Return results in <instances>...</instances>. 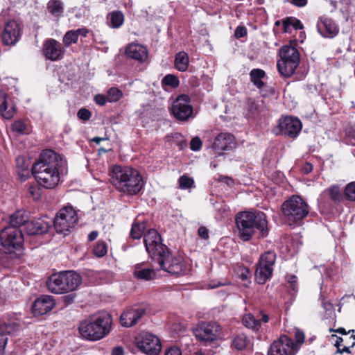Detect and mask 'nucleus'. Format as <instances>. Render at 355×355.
I'll list each match as a JSON object with an SVG mask.
<instances>
[{
	"instance_id": "obj_1",
	"label": "nucleus",
	"mask_w": 355,
	"mask_h": 355,
	"mask_svg": "<svg viewBox=\"0 0 355 355\" xmlns=\"http://www.w3.org/2000/svg\"><path fill=\"white\" fill-rule=\"evenodd\" d=\"M67 171L65 158L49 149L44 150L38 160L33 165L32 172L39 185L45 189L55 187L60 180V175Z\"/></svg>"
},
{
	"instance_id": "obj_2",
	"label": "nucleus",
	"mask_w": 355,
	"mask_h": 355,
	"mask_svg": "<svg viewBox=\"0 0 355 355\" xmlns=\"http://www.w3.org/2000/svg\"><path fill=\"white\" fill-rule=\"evenodd\" d=\"M146 252L150 255L153 266L158 269L155 264L164 271L173 275H181L184 270L182 257L173 256L168 248L163 245L159 233L150 229L144 236Z\"/></svg>"
},
{
	"instance_id": "obj_3",
	"label": "nucleus",
	"mask_w": 355,
	"mask_h": 355,
	"mask_svg": "<svg viewBox=\"0 0 355 355\" xmlns=\"http://www.w3.org/2000/svg\"><path fill=\"white\" fill-rule=\"evenodd\" d=\"M110 182L115 189L124 194L135 196L144 187L139 171L130 166L114 165L110 171Z\"/></svg>"
},
{
	"instance_id": "obj_4",
	"label": "nucleus",
	"mask_w": 355,
	"mask_h": 355,
	"mask_svg": "<svg viewBox=\"0 0 355 355\" xmlns=\"http://www.w3.org/2000/svg\"><path fill=\"white\" fill-rule=\"evenodd\" d=\"M236 224L239 238L248 241L258 233V237H266L268 234L266 214L260 211H241L236 216Z\"/></svg>"
},
{
	"instance_id": "obj_5",
	"label": "nucleus",
	"mask_w": 355,
	"mask_h": 355,
	"mask_svg": "<svg viewBox=\"0 0 355 355\" xmlns=\"http://www.w3.org/2000/svg\"><path fill=\"white\" fill-rule=\"evenodd\" d=\"M112 318L109 314L102 313L83 320L79 326L80 336L88 340L96 341L107 335L111 329Z\"/></svg>"
},
{
	"instance_id": "obj_6",
	"label": "nucleus",
	"mask_w": 355,
	"mask_h": 355,
	"mask_svg": "<svg viewBox=\"0 0 355 355\" xmlns=\"http://www.w3.org/2000/svg\"><path fill=\"white\" fill-rule=\"evenodd\" d=\"M80 275L74 271H62L51 275L46 282L48 290L54 294L75 291L81 284Z\"/></svg>"
},
{
	"instance_id": "obj_7",
	"label": "nucleus",
	"mask_w": 355,
	"mask_h": 355,
	"mask_svg": "<svg viewBox=\"0 0 355 355\" xmlns=\"http://www.w3.org/2000/svg\"><path fill=\"white\" fill-rule=\"evenodd\" d=\"M22 232L15 227H6L0 232L1 250L11 259L19 257L23 251Z\"/></svg>"
},
{
	"instance_id": "obj_8",
	"label": "nucleus",
	"mask_w": 355,
	"mask_h": 355,
	"mask_svg": "<svg viewBox=\"0 0 355 355\" xmlns=\"http://www.w3.org/2000/svg\"><path fill=\"white\" fill-rule=\"evenodd\" d=\"M282 213L288 221L297 223L309 213L308 204L299 196L293 195L282 205Z\"/></svg>"
},
{
	"instance_id": "obj_9",
	"label": "nucleus",
	"mask_w": 355,
	"mask_h": 355,
	"mask_svg": "<svg viewBox=\"0 0 355 355\" xmlns=\"http://www.w3.org/2000/svg\"><path fill=\"white\" fill-rule=\"evenodd\" d=\"M279 56L277 63L278 71L284 77H291L300 63L297 49L291 46H283L279 50Z\"/></svg>"
},
{
	"instance_id": "obj_10",
	"label": "nucleus",
	"mask_w": 355,
	"mask_h": 355,
	"mask_svg": "<svg viewBox=\"0 0 355 355\" xmlns=\"http://www.w3.org/2000/svg\"><path fill=\"white\" fill-rule=\"evenodd\" d=\"M78 220V214L73 207L66 206L57 213L53 225L58 233L66 234L75 227Z\"/></svg>"
},
{
	"instance_id": "obj_11",
	"label": "nucleus",
	"mask_w": 355,
	"mask_h": 355,
	"mask_svg": "<svg viewBox=\"0 0 355 355\" xmlns=\"http://www.w3.org/2000/svg\"><path fill=\"white\" fill-rule=\"evenodd\" d=\"M2 29L1 37L3 44L13 45L18 42L21 35L19 25L15 20H7L4 12L0 14V31Z\"/></svg>"
},
{
	"instance_id": "obj_12",
	"label": "nucleus",
	"mask_w": 355,
	"mask_h": 355,
	"mask_svg": "<svg viewBox=\"0 0 355 355\" xmlns=\"http://www.w3.org/2000/svg\"><path fill=\"white\" fill-rule=\"evenodd\" d=\"M275 259L276 254L272 251L266 252L260 257L255 271V279L259 284H265L271 277Z\"/></svg>"
},
{
	"instance_id": "obj_13",
	"label": "nucleus",
	"mask_w": 355,
	"mask_h": 355,
	"mask_svg": "<svg viewBox=\"0 0 355 355\" xmlns=\"http://www.w3.org/2000/svg\"><path fill=\"white\" fill-rule=\"evenodd\" d=\"M138 348L147 355H157L162 349L159 338L149 332H141L136 338Z\"/></svg>"
},
{
	"instance_id": "obj_14",
	"label": "nucleus",
	"mask_w": 355,
	"mask_h": 355,
	"mask_svg": "<svg viewBox=\"0 0 355 355\" xmlns=\"http://www.w3.org/2000/svg\"><path fill=\"white\" fill-rule=\"evenodd\" d=\"M171 111L173 116L180 121H187L193 118V110L190 104V97L187 94L179 96L173 101Z\"/></svg>"
},
{
	"instance_id": "obj_15",
	"label": "nucleus",
	"mask_w": 355,
	"mask_h": 355,
	"mask_svg": "<svg viewBox=\"0 0 355 355\" xmlns=\"http://www.w3.org/2000/svg\"><path fill=\"white\" fill-rule=\"evenodd\" d=\"M298 351L294 341L286 335H283L271 345L268 355H295Z\"/></svg>"
},
{
	"instance_id": "obj_16",
	"label": "nucleus",
	"mask_w": 355,
	"mask_h": 355,
	"mask_svg": "<svg viewBox=\"0 0 355 355\" xmlns=\"http://www.w3.org/2000/svg\"><path fill=\"white\" fill-rule=\"evenodd\" d=\"M146 311V306L143 304L130 306L121 315L120 322L123 327H131L139 323Z\"/></svg>"
},
{
	"instance_id": "obj_17",
	"label": "nucleus",
	"mask_w": 355,
	"mask_h": 355,
	"mask_svg": "<svg viewBox=\"0 0 355 355\" xmlns=\"http://www.w3.org/2000/svg\"><path fill=\"white\" fill-rule=\"evenodd\" d=\"M220 330V327L216 322H202L193 329V334L197 339L202 341L215 340Z\"/></svg>"
},
{
	"instance_id": "obj_18",
	"label": "nucleus",
	"mask_w": 355,
	"mask_h": 355,
	"mask_svg": "<svg viewBox=\"0 0 355 355\" xmlns=\"http://www.w3.org/2000/svg\"><path fill=\"white\" fill-rule=\"evenodd\" d=\"M278 129L280 134L291 138H295L302 129V123L295 117H282L279 120Z\"/></svg>"
},
{
	"instance_id": "obj_19",
	"label": "nucleus",
	"mask_w": 355,
	"mask_h": 355,
	"mask_svg": "<svg viewBox=\"0 0 355 355\" xmlns=\"http://www.w3.org/2000/svg\"><path fill=\"white\" fill-rule=\"evenodd\" d=\"M316 27L318 33L324 38H334L339 33V27L336 21L325 16L318 18Z\"/></svg>"
},
{
	"instance_id": "obj_20",
	"label": "nucleus",
	"mask_w": 355,
	"mask_h": 355,
	"mask_svg": "<svg viewBox=\"0 0 355 355\" xmlns=\"http://www.w3.org/2000/svg\"><path fill=\"white\" fill-rule=\"evenodd\" d=\"M43 53L46 59L56 61L62 58L64 50L61 43L49 39L44 43Z\"/></svg>"
},
{
	"instance_id": "obj_21",
	"label": "nucleus",
	"mask_w": 355,
	"mask_h": 355,
	"mask_svg": "<svg viewBox=\"0 0 355 355\" xmlns=\"http://www.w3.org/2000/svg\"><path fill=\"white\" fill-rule=\"evenodd\" d=\"M55 304V300L52 296L42 295L35 300L32 306V312L35 315H44L49 312Z\"/></svg>"
},
{
	"instance_id": "obj_22",
	"label": "nucleus",
	"mask_w": 355,
	"mask_h": 355,
	"mask_svg": "<svg viewBox=\"0 0 355 355\" xmlns=\"http://www.w3.org/2000/svg\"><path fill=\"white\" fill-rule=\"evenodd\" d=\"M237 143L233 135L220 132L214 139L213 148L216 150H231L236 148Z\"/></svg>"
},
{
	"instance_id": "obj_23",
	"label": "nucleus",
	"mask_w": 355,
	"mask_h": 355,
	"mask_svg": "<svg viewBox=\"0 0 355 355\" xmlns=\"http://www.w3.org/2000/svg\"><path fill=\"white\" fill-rule=\"evenodd\" d=\"M16 112V106L10 97L3 92H0V114L7 119L12 118Z\"/></svg>"
},
{
	"instance_id": "obj_24",
	"label": "nucleus",
	"mask_w": 355,
	"mask_h": 355,
	"mask_svg": "<svg viewBox=\"0 0 355 355\" xmlns=\"http://www.w3.org/2000/svg\"><path fill=\"white\" fill-rule=\"evenodd\" d=\"M125 54L139 62H144L148 58V51L146 48L139 44H130L125 49Z\"/></svg>"
},
{
	"instance_id": "obj_25",
	"label": "nucleus",
	"mask_w": 355,
	"mask_h": 355,
	"mask_svg": "<svg viewBox=\"0 0 355 355\" xmlns=\"http://www.w3.org/2000/svg\"><path fill=\"white\" fill-rule=\"evenodd\" d=\"M50 224L46 218H35L28 223L27 231L29 234H41L48 231Z\"/></svg>"
},
{
	"instance_id": "obj_26",
	"label": "nucleus",
	"mask_w": 355,
	"mask_h": 355,
	"mask_svg": "<svg viewBox=\"0 0 355 355\" xmlns=\"http://www.w3.org/2000/svg\"><path fill=\"white\" fill-rule=\"evenodd\" d=\"M28 212L24 209H19L8 216L7 222L10 225L9 227L19 228L28 223Z\"/></svg>"
},
{
	"instance_id": "obj_27",
	"label": "nucleus",
	"mask_w": 355,
	"mask_h": 355,
	"mask_svg": "<svg viewBox=\"0 0 355 355\" xmlns=\"http://www.w3.org/2000/svg\"><path fill=\"white\" fill-rule=\"evenodd\" d=\"M134 275L137 279L150 280L155 276V272L154 269L147 268L144 263H140L135 266Z\"/></svg>"
},
{
	"instance_id": "obj_28",
	"label": "nucleus",
	"mask_w": 355,
	"mask_h": 355,
	"mask_svg": "<svg viewBox=\"0 0 355 355\" xmlns=\"http://www.w3.org/2000/svg\"><path fill=\"white\" fill-rule=\"evenodd\" d=\"M47 11L53 17L60 18L64 12V4L60 0H50L46 5Z\"/></svg>"
},
{
	"instance_id": "obj_29",
	"label": "nucleus",
	"mask_w": 355,
	"mask_h": 355,
	"mask_svg": "<svg viewBox=\"0 0 355 355\" xmlns=\"http://www.w3.org/2000/svg\"><path fill=\"white\" fill-rule=\"evenodd\" d=\"M189 64L188 54L184 51H180L176 53L175 56L174 66L180 71H186Z\"/></svg>"
},
{
	"instance_id": "obj_30",
	"label": "nucleus",
	"mask_w": 355,
	"mask_h": 355,
	"mask_svg": "<svg viewBox=\"0 0 355 355\" xmlns=\"http://www.w3.org/2000/svg\"><path fill=\"white\" fill-rule=\"evenodd\" d=\"M107 19L110 27L119 28L123 24L124 15L121 11H113L107 15Z\"/></svg>"
},
{
	"instance_id": "obj_31",
	"label": "nucleus",
	"mask_w": 355,
	"mask_h": 355,
	"mask_svg": "<svg viewBox=\"0 0 355 355\" xmlns=\"http://www.w3.org/2000/svg\"><path fill=\"white\" fill-rule=\"evenodd\" d=\"M250 80L259 89L264 85L262 79L266 76V73L261 69H254L250 73Z\"/></svg>"
},
{
	"instance_id": "obj_32",
	"label": "nucleus",
	"mask_w": 355,
	"mask_h": 355,
	"mask_svg": "<svg viewBox=\"0 0 355 355\" xmlns=\"http://www.w3.org/2000/svg\"><path fill=\"white\" fill-rule=\"evenodd\" d=\"M12 130L19 135H27L31 131L28 121L17 120L12 124Z\"/></svg>"
},
{
	"instance_id": "obj_33",
	"label": "nucleus",
	"mask_w": 355,
	"mask_h": 355,
	"mask_svg": "<svg viewBox=\"0 0 355 355\" xmlns=\"http://www.w3.org/2000/svg\"><path fill=\"white\" fill-rule=\"evenodd\" d=\"M242 322L245 327L253 331H258L261 326L260 320L256 319L251 313L244 315L242 318Z\"/></svg>"
},
{
	"instance_id": "obj_34",
	"label": "nucleus",
	"mask_w": 355,
	"mask_h": 355,
	"mask_svg": "<svg viewBox=\"0 0 355 355\" xmlns=\"http://www.w3.org/2000/svg\"><path fill=\"white\" fill-rule=\"evenodd\" d=\"M146 227V223L144 221L134 223L130 230L131 237L134 239H139Z\"/></svg>"
},
{
	"instance_id": "obj_35",
	"label": "nucleus",
	"mask_w": 355,
	"mask_h": 355,
	"mask_svg": "<svg viewBox=\"0 0 355 355\" xmlns=\"http://www.w3.org/2000/svg\"><path fill=\"white\" fill-rule=\"evenodd\" d=\"M19 329V324L14 321L4 322L0 324V333L12 334Z\"/></svg>"
},
{
	"instance_id": "obj_36",
	"label": "nucleus",
	"mask_w": 355,
	"mask_h": 355,
	"mask_svg": "<svg viewBox=\"0 0 355 355\" xmlns=\"http://www.w3.org/2000/svg\"><path fill=\"white\" fill-rule=\"evenodd\" d=\"M323 193H328L332 200L336 202H339L342 200L343 196L339 187L333 185L329 189L324 190Z\"/></svg>"
},
{
	"instance_id": "obj_37",
	"label": "nucleus",
	"mask_w": 355,
	"mask_h": 355,
	"mask_svg": "<svg viewBox=\"0 0 355 355\" xmlns=\"http://www.w3.org/2000/svg\"><path fill=\"white\" fill-rule=\"evenodd\" d=\"M262 101H252L248 102V112L251 116H254L258 113L262 111Z\"/></svg>"
},
{
	"instance_id": "obj_38",
	"label": "nucleus",
	"mask_w": 355,
	"mask_h": 355,
	"mask_svg": "<svg viewBox=\"0 0 355 355\" xmlns=\"http://www.w3.org/2000/svg\"><path fill=\"white\" fill-rule=\"evenodd\" d=\"M162 84L164 86H168L171 88H176L180 85L178 78L173 74H168L162 80Z\"/></svg>"
},
{
	"instance_id": "obj_39",
	"label": "nucleus",
	"mask_w": 355,
	"mask_h": 355,
	"mask_svg": "<svg viewBox=\"0 0 355 355\" xmlns=\"http://www.w3.org/2000/svg\"><path fill=\"white\" fill-rule=\"evenodd\" d=\"M123 96V92L117 87H111L107 94V100L110 103L118 101Z\"/></svg>"
},
{
	"instance_id": "obj_40",
	"label": "nucleus",
	"mask_w": 355,
	"mask_h": 355,
	"mask_svg": "<svg viewBox=\"0 0 355 355\" xmlns=\"http://www.w3.org/2000/svg\"><path fill=\"white\" fill-rule=\"evenodd\" d=\"M247 342L246 336L244 334H239L232 340V346L238 350H243L245 348Z\"/></svg>"
},
{
	"instance_id": "obj_41",
	"label": "nucleus",
	"mask_w": 355,
	"mask_h": 355,
	"mask_svg": "<svg viewBox=\"0 0 355 355\" xmlns=\"http://www.w3.org/2000/svg\"><path fill=\"white\" fill-rule=\"evenodd\" d=\"M78 37L74 30L67 31L64 37L62 42L66 46H69L78 42Z\"/></svg>"
},
{
	"instance_id": "obj_42",
	"label": "nucleus",
	"mask_w": 355,
	"mask_h": 355,
	"mask_svg": "<svg viewBox=\"0 0 355 355\" xmlns=\"http://www.w3.org/2000/svg\"><path fill=\"white\" fill-rule=\"evenodd\" d=\"M94 254L97 257H103L107 252V245L104 241H98L93 250Z\"/></svg>"
},
{
	"instance_id": "obj_43",
	"label": "nucleus",
	"mask_w": 355,
	"mask_h": 355,
	"mask_svg": "<svg viewBox=\"0 0 355 355\" xmlns=\"http://www.w3.org/2000/svg\"><path fill=\"white\" fill-rule=\"evenodd\" d=\"M178 183L181 189H187L193 187L194 181L193 178L187 175H183L179 178Z\"/></svg>"
},
{
	"instance_id": "obj_44",
	"label": "nucleus",
	"mask_w": 355,
	"mask_h": 355,
	"mask_svg": "<svg viewBox=\"0 0 355 355\" xmlns=\"http://www.w3.org/2000/svg\"><path fill=\"white\" fill-rule=\"evenodd\" d=\"M344 195L347 200L355 201V182H352L346 185Z\"/></svg>"
},
{
	"instance_id": "obj_45",
	"label": "nucleus",
	"mask_w": 355,
	"mask_h": 355,
	"mask_svg": "<svg viewBox=\"0 0 355 355\" xmlns=\"http://www.w3.org/2000/svg\"><path fill=\"white\" fill-rule=\"evenodd\" d=\"M292 25L295 30H301L303 28V24L297 19H292L291 21L286 20L284 21V29L285 32H288L289 26Z\"/></svg>"
},
{
	"instance_id": "obj_46",
	"label": "nucleus",
	"mask_w": 355,
	"mask_h": 355,
	"mask_svg": "<svg viewBox=\"0 0 355 355\" xmlns=\"http://www.w3.org/2000/svg\"><path fill=\"white\" fill-rule=\"evenodd\" d=\"M304 334L302 331L298 329L295 330V343H294V345L297 346L298 349L300 346L304 343Z\"/></svg>"
},
{
	"instance_id": "obj_47",
	"label": "nucleus",
	"mask_w": 355,
	"mask_h": 355,
	"mask_svg": "<svg viewBox=\"0 0 355 355\" xmlns=\"http://www.w3.org/2000/svg\"><path fill=\"white\" fill-rule=\"evenodd\" d=\"M332 338L335 337L336 338V340H335V346L336 347V348L338 347H340V346L342 345V343L343 342H345L346 343H347V339L349 340H355V335L354 334H352L348 337H346L345 338H343L341 337H338L336 336V335H332L331 336Z\"/></svg>"
},
{
	"instance_id": "obj_48",
	"label": "nucleus",
	"mask_w": 355,
	"mask_h": 355,
	"mask_svg": "<svg viewBox=\"0 0 355 355\" xmlns=\"http://www.w3.org/2000/svg\"><path fill=\"white\" fill-rule=\"evenodd\" d=\"M286 281L289 284L291 289L295 292L297 291V277L293 275L286 276Z\"/></svg>"
},
{
	"instance_id": "obj_49",
	"label": "nucleus",
	"mask_w": 355,
	"mask_h": 355,
	"mask_svg": "<svg viewBox=\"0 0 355 355\" xmlns=\"http://www.w3.org/2000/svg\"><path fill=\"white\" fill-rule=\"evenodd\" d=\"M78 117L83 121L89 120L91 117V112L85 108H81L78 112Z\"/></svg>"
},
{
	"instance_id": "obj_50",
	"label": "nucleus",
	"mask_w": 355,
	"mask_h": 355,
	"mask_svg": "<svg viewBox=\"0 0 355 355\" xmlns=\"http://www.w3.org/2000/svg\"><path fill=\"white\" fill-rule=\"evenodd\" d=\"M202 141L198 137L193 138L190 142V148L192 150L197 151L200 149Z\"/></svg>"
},
{
	"instance_id": "obj_51",
	"label": "nucleus",
	"mask_w": 355,
	"mask_h": 355,
	"mask_svg": "<svg viewBox=\"0 0 355 355\" xmlns=\"http://www.w3.org/2000/svg\"><path fill=\"white\" fill-rule=\"evenodd\" d=\"M164 355H182L181 349L178 347H170L168 348Z\"/></svg>"
},
{
	"instance_id": "obj_52",
	"label": "nucleus",
	"mask_w": 355,
	"mask_h": 355,
	"mask_svg": "<svg viewBox=\"0 0 355 355\" xmlns=\"http://www.w3.org/2000/svg\"><path fill=\"white\" fill-rule=\"evenodd\" d=\"M8 341V338L6 335L0 333V355L4 354L5 347Z\"/></svg>"
},
{
	"instance_id": "obj_53",
	"label": "nucleus",
	"mask_w": 355,
	"mask_h": 355,
	"mask_svg": "<svg viewBox=\"0 0 355 355\" xmlns=\"http://www.w3.org/2000/svg\"><path fill=\"white\" fill-rule=\"evenodd\" d=\"M247 34L246 28L244 26H238L234 32V35L236 38H241Z\"/></svg>"
},
{
	"instance_id": "obj_54",
	"label": "nucleus",
	"mask_w": 355,
	"mask_h": 355,
	"mask_svg": "<svg viewBox=\"0 0 355 355\" xmlns=\"http://www.w3.org/2000/svg\"><path fill=\"white\" fill-rule=\"evenodd\" d=\"M94 101L96 104L101 105V106L104 105L106 103V102L107 101V96H105L103 94H96L94 96Z\"/></svg>"
},
{
	"instance_id": "obj_55",
	"label": "nucleus",
	"mask_w": 355,
	"mask_h": 355,
	"mask_svg": "<svg viewBox=\"0 0 355 355\" xmlns=\"http://www.w3.org/2000/svg\"><path fill=\"white\" fill-rule=\"evenodd\" d=\"M28 193L34 198H38L40 196L39 189L36 186H30L28 188Z\"/></svg>"
},
{
	"instance_id": "obj_56",
	"label": "nucleus",
	"mask_w": 355,
	"mask_h": 355,
	"mask_svg": "<svg viewBox=\"0 0 355 355\" xmlns=\"http://www.w3.org/2000/svg\"><path fill=\"white\" fill-rule=\"evenodd\" d=\"M198 233L202 239H207L209 238V232L205 227H200L198 229Z\"/></svg>"
},
{
	"instance_id": "obj_57",
	"label": "nucleus",
	"mask_w": 355,
	"mask_h": 355,
	"mask_svg": "<svg viewBox=\"0 0 355 355\" xmlns=\"http://www.w3.org/2000/svg\"><path fill=\"white\" fill-rule=\"evenodd\" d=\"M313 170V166L311 164L306 162L302 166V172L304 174H308Z\"/></svg>"
},
{
	"instance_id": "obj_58",
	"label": "nucleus",
	"mask_w": 355,
	"mask_h": 355,
	"mask_svg": "<svg viewBox=\"0 0 355 355\" xmlns=\"http://www.w3.org/2000/svg\"><path fill=\"white\" fill-rule=\"evenodd\" d=\"M347 139L350 144L355 146V130H351L348 132Z\"/></svg>"
},
{
	"instance_id": "obj_59",
	"label": "nucleus",
	"mask_w": 355,
	"mask_h": 355,
	"mask_svg": "<svg viewBox=\"0 0 355 355\" xmlns=\"http://www.w3.org/2000/svg\"><path fill=\"white\" fill-rule=\"evenodd\" d=\"M74 31H75L78 37L79 36L86 37L88 33V30L86 28H78V29L74 30Z\"/></svg>"
},
{
	"instance_id": "obj_60",
	"label": "nucleus",
	"mask_w": 355,
	"mask_h": 355,
	"mask_svg": "<svg viewBox=\"0 0 355 355\" xmlns=\"http://www.w3.org/2000/svg\"><path fill=\"white\" fill-rule=\"evenodd\" d=\"M323 308L326 310L327 313L329 312L330 314L334 313V307L331 303L322 302Z\"/></svg>"
},
{
	"instance_id": "obj_61",
	"label": "nucleus",
	"mask_w": 355,
	"mask_h": 355,
	"mask_svg": "<svg viewBox=\"0 0 355 355\" xmlns=\"http://www.w3.org/2000/svg\"><path fill=\"white\" fill-rule=\"evenodd\" d=\"M291 2L297 6V7H304L307 3V0H290Z\"/></svg>"
},
{
	"instance_id": "obj_62",
	"label": "nucleus",
	"mask_w": 355,
	"mask_h": 355,
	"mask_svg": "<svg viewBox=\"0 0 355 355\" xmlns=\"http://www.w3.org/2000/svg\"><path fill=\"white\" fill-rule=\"evenodd\" d=\"M112 355H123L124 350L121 347H116L112 349Z\"/></svg>"
},
{
	"instance_id": "obj_63",
	"label": "nucleus",
	"mask_w": 355,
	"mask_h": 355,
	"mask_svg": "<svg viewBox=\"0 0 355 355\" xmlns=\"http://www.w3.org/2000/svg\"><path fill=\"white\" fill-rule=\"evenodd\" d=\"M249 276V270L247 268H243L242 270L241 274L240 275L241 279L243 280L248 279Z\"/></svg>"
},
{
	"instance_id": "obj_64",
	"label": "nucleus",
	"mask_w": 355,
	"mask_h": 355,
	"mask_svg": "<svg viewBox=\"0 0 355 355\" xmlns=\"http://www.w3.org/2000/svg\"><path fill=\"white\" fill-rule=\"evenodd\" d=\"M98 234V232H96V231H92V232H91L89 234V235H88V240H89V241H94V240L97 238Z\"/></svg>"
}]
</instances>
